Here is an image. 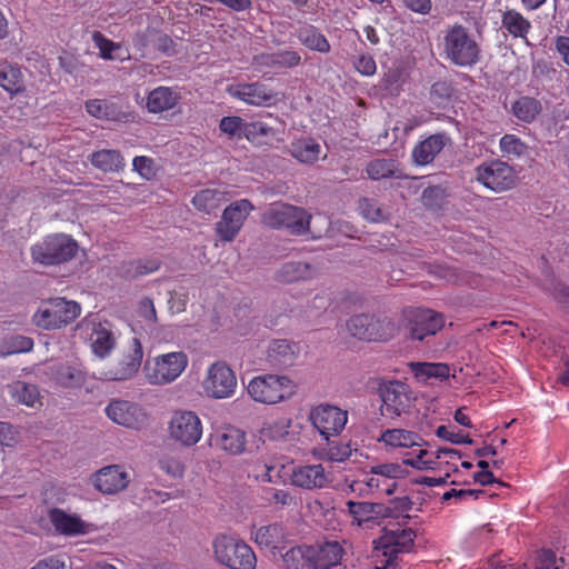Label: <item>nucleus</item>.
<instances>
[{
	"instance_id": "1",
	"label": "nucleus",
	"mask_w": 569,
	"mask_h": 569,
	"mask_svg": "<svg viewBox=\"0 0 569 569\" xmlns=\"http://www.w3.org/2000/svg\"><path fill=\"white\" fill-rule=\"evenodd\" d=\"M442 52L446 60L458 67H471L479 61L480 44L477 37L461 24L443 32Z\"/></svg>"
},
{
	"instance_id": "2",
	"label": "nucleus",
	"mask_w": 569,
	"mask_h": 569,
	"mask_svg": "<svg viewBox=\"0 0 569 569\" xmlns=\"http://www.w3.org/2000/svg\"><path fill=\"white\" fill-rule=\"evenodd\" d=\"M416 532L410 528H386L375 540V569H397L398 555L409 552L415 543Z\"/></svg>"
},
{
	"instance_id": "3",
	"label": "nucleus",
	"mask_w": 569,
	"mask_h": 569,
	"mask_svg": "<svg viewBox=\"0 0 569 569\" xmlns=\"http://www.w3.org/2000/svg\"><path fill=\"white\" fill-rule=\"evenodd\" d=\"M214 560L228 569H256L257 557L252 548L241 539L220 535L212 541Z\"/></svg>"
},
{
	"instance_id": "4",
	"label": "nucleus",
	"mask_w": 569,
	"mask_h": 569,
	"mask_svg": "<svg viewBox=\"0 0 569 569\" xmlns=\"http://www.w3.org/2000/svg\"><path fill=\"white\" fill-rule=\"evenodd\" d=\"M189 358L183 351H171L148 358L143 365V376L152 386H166L176 381L186 370Z\"/></svg>"
},
{
	"instance_id": "5",
	"label": "nucleus",
	"mask_w": 569,
	"mask_h": 569,
	"mask_svg": "<svg viewBox=\"0 0 569 569\" xmlns=\"http://www.w3.org/2000/svg\"><path fill=\"white\" fill-rule=\"evenodd\" d=\"M247 391L256 402L276 405L291 398L297 392V385L287 376L268 373L253 377Z\"/></svg>"
},
{
	"instance_id": "6",
	"label": "nucleus",
	"mask_w": 569,
	"mask_h": 569,
	"mask_svg": "<svg viewBox=\"0 0 569 569\" xmlns=\"http://www.w3.org/2000/svg\"><path fill=\"white\" fill-rule=\"evenodd\" d=\"M81 307L73 300L53 298L43 301L32 317L33 323L44 330L60 329L74 321Z\"/></svg>"
},
{
	"instance_id": "7",
	"label": "nucleus",
	"mask_w": 569,
	"mask_h": 569,
	"mask_svg": "<svg viewBox=\"0 0 569 569\" xmlns=\"http://www.w3.org/2000/svg\"><path fill=\"white\" fill-rule=\"evenodd\" d=\"M30 251L34 263L56 266L72 259L78 243L68 234L54 233L34 243Z\"/></svg>"
},
{
	"instance_id": "8",
	"label": "nucleus",
	"mask_w": 569,
	"mask_h": 569,
	"mask_svg": "<svg viewBox=\"0 0 569 569\" xmlns=\"http://www.w3.org/2000/svg\"><path fill=\"white\" fill-rule=\"evenodd\" d=\"M311 218L303 208L274 203L264 211L262 222L272 229H287L292 234L302 236L308 233Z\"/></svg>"
},
{
	"instance_id": "9",
	"label": "nucleus",
	"mask_w": 569,
	"mask_h": 569,
	"mask_svg": "<svg viewBox=\"0 0 569 569\" xmlns=\"http://www.w3.org/2000/svg\"><path fill=\"white\" fill-rule=\"evenodd\" d=\"M202 432V421L197 412L187 409L172 412L168 422V435L173 442L190 448L201 440Z\"/></svg>"
},
{
	"instance_id": "10",
	"label": "nucleus",
	"mask_w": 569,
	"mask_h": 569,
	"mask_svg": "<svg viewBox=\"0 0 569 569\" xmlns=\"http://www.w3.org/2000/svg\"><path fill=\"white\" fill-rule=\"evenodd\" d=\"M204 395L211 399H229L237 389L234 371L223 361L211 363L201 382Z\"/></svg>"
},
{
	"instance_id": "11",
	"label": "nucleus",
	"mask_w": 569,
	"mask_h": 569,
	"mask_svg": "<svg viewBox=\"0 0 569 569\" xmlns=\"http://www.w3.org/2000/svg\"><path fill=\"white\" fill-rule=\"evenodd\" d=\"M351 336L363 340H387L396 333V325L388 317L356 315L347 322Z\"/></svg>"
},
{
	"instance_id": "12",
	"label": "nucleus",
	"mask_w": 569,
	"mask_h": 569,
	"mask_svg": "<svg viewBox=\"0 0 569 569\" xmlns=\"http://www.w3.org/2000/svg\"><path fill=\"white\" fill-rule=\"evenodd\" d=\"M405 319L409 338L417 341L435 336L445 326L443 316L430 309H409L405 312Z\"/></svg>"
},
{
	"instance_id": "13",
	"label": "nucleus",
	"mask_w": 569,
	"mask_h": 569,
	"mask_svg": "<svg viewBox=\"0 0 569 569\" xmlns=\"http://www.w3.org/2000/svg\"><path fill=\"white\" fill-rule=\"evenodd\" d=\"M104 413L113 423L133 430L142 429L149 421V415L141 405L123 399L111 400Z\"/></svg>"
},
{
	"instance_id": "14",
	"label": "nucleus",
	"mask_w": 569,
	"mask_h": 569,
	"mask_svg": "<svg viewBox=\"0 0 569 569\" xmlns=\"http://www.w3.org/2000/svg\"><path fill=\"white\" fill-rule=\"evenodd\" d=\"M475 172L476 180L495 192L509 190L516 182L515 170L500 160L483 162L475 169Z\"/></svg>"
},
{
	"instance_id": "15",
	"label": "nucleus",
	"mask_w": 569,
	"mask_h": 569,
	"mask_svg": "<svg viewBox=\"0 0 569 569\" xmlns=\"http://www.w3.org/2000/svg\"><path fill=\"white\" fill-rule=\"evenodd\" d=\"M309 420L325 440L342 432L348 421V412L336 406L319 405L311 409Z\"/></svg>"
},
{
	"instance_id": "16",
	"label": "nucleus",
	"mask_w": 569,
	"mask_h": 569,
	"mask_svg": "<svg viewBox=\"0 0 569 569\" xmlns=\"http://www.w3.org/2000/svg\"><path fill=\"white\" fill-rule=\"evenodd\" d=\"M253 209V204L248 199L230 203L223 210L220 221L216 223L217 236L224 242L232 241Z\"/></svg>"
},
{
	"instance_id": "17",
	"label": "nucleus",
	"mask_w": 569,
	"mask_h": 569,
	"mask_svg": "<svg viewBox=\"0 0 569 569\" xmlns=\"http://www.w3.org/2000/svg\"><path fill=\"white\" fill-rule=\"evenodd\" d=\"M142 358V346L138 338H132L122 358L114 367L101 371L100 379L107 381H124L131 379L139 371Z\"/></svg>"
},
{
	"instance_id": "18",
	"label": "nucleus",
	"mask_w": 569,
	"mask_h": 569,
	"mask_svg": "<svg viewBox=\"0 0 569 569\" xmlns=\"http://www.w3.org/2000/svg\"><path fill=\"white\" fill-rule=\"evenodd\" d=\"M381 413L389 418H397L409 410L415 398L408 385L401 381H390L381 389Z\"/></svg>"
},
{
	"instance_id": "19",
	"label": "nucleus",
	"mask_w": 569,
	"mask_h": 569,
	"mask_svg": "<svg viewBox=\"0 0 569 569\" xmlns=\"http://www.w3.org/2000/svg\"><path fill=\"white\" fill-rule=\"evenodd\" d=\"M226 91L232 98L254 107H270L278 101V94L267 84L258 81L230 84Z\"/></svg>"
},
{
	"instance_id": "20",
	"label": "nucleus",
	"mask_w": 569,
	"mask_h": 569,
	"mask_svg": "<svg viewBox=\"0 0 569 569\" xmlns=\"http://www.w3.org/2000/svg\"><path fill=\"white\" fill-rule=\"evenodd\" d=\"M331 481L332 475L321 463L300 465L291 473V483L306 490L326 488Z\"/></svg>"
},
{
	"instance_id": "21",
	"label": "nucleus",
	"mask_w": 569,
	"mask_h": 569,
	"mask_svg": "<svg viewBox=\"0 0 569 569\" xmlns=\"http://www.w3.org/2000/svg\"><path fill=\"white\" fill-rule=\"evenodd\" d=\"M130 482V475L119 465L99 469L93 475V486L104 495H114L124 490Z\"/></svg>"
},
{
	"instance_id": "22",
	"label": "nucleus",
	"mask_w": 569,
	"mask_h": 569,
	"mask_svg": "<svg viewBox=\"0 0 569 569\" xmlns=\"http://www.w3.org/2000/svg\"><path fill=\"white\" fill-rule=\"evenodd\" d=\"M86 326L91 329L89 341L92 352L103 359L108 357L116 347V337L109 322L82 321L79 328Z\"/></svg>"
},
{
	"instance_id": "23",
	"label": "nucleus",
	"mask_w": 569,
	"mask_h": 569,
	"mask_svg": "<svg viewBox=\"0 0 569 569\" xmlns=\"http://www.w3.org/2000/svg\"><path fill=\"white\" fill-rule=\"evenodd\" d=\"M460 459V453L451 448H439L436 451L420 449L418 453L405 459V463L419 470H435L440 467L441 462L449 463L451 460Z\"/></svg>"
},
{
	"instance_id": "24",
	"label": "nucleus",
	"mask_w": 569,
	"mask_h": 569,
	"mask_svg": "<svg viewBox=\"0 0 569 569\" xmlns=\"http://www.w3.org/2000/svg\"><path fill=\"white\" fill-rule=\"evenodd\" d=\"M48 517L56 531L64 536L86 535L92 530V526L79 516L68 513L59 508L51 509Z\"/></svg>"
},
{
	"instance_id": "25",
	"label": "nucleus",
	"mask_w": 569,
	"mask_h": 569,
	"mask_svg": "<svg viewBox=\"0 0 569 569\" xmlns=\"http://www.w3.org/2000/svg\"><path fill=\"white\" fill-rule=\"evenodd\" d=\"M299 353L300 348L297 343L279 339L269 343L266 359L271 367L281 369L293 366Z\"/></svg>"
},
{
	"instance_id": "26",
	"label": "nucleus",
	"mask_w": 569,
	"mask_h": 569,
	"mask_svg": "<svg viewBox=\"0 0 569 569\" xmlns=\"http://www.w3.org/2000/svg\"><path fill=\"white\" fill-rule=\"evenodd\" d=\"M253 540L262 548L281 550L289 541V532L284 525L274 522L261 526L252 532Z\"/></svg>"
},
{
	"instance_id": "27",
	"label": "nucleus",
	"mask_w": 569,
	"mask_h": 569,
	"mask_svg": "<svg viewBox=\"0 0 569 569\" xmlns=\"http://www.w3.org/2000/svg\"><path fill=\"white\" fill-rule=\"evenodd\" d=\"M300 62V54L293 50H282L273 53L262 52L256 54L252 59V66L259 71L267 68H293Z\"/></svg>"
},
{
	"instance_id": "28",
	"label": "nucleus",
	"mask_w": 569,
	"mask_h": 569,
	"mask_svg": "<svg viewBox=\"0 0 569 569\" xmlns=\"http://www.w3.org/2000/svg\"><path fill=\"white\" fill-rule=\"evenodd\" d=\"M313 549L315 569H331L338 566L345 555L341 543L337 540H329L311 546Z\"/></svg>"
},
{
	"instance_id": "29",
	"label": "nucleus",
	"mask_w": 569,
	"mask_h": 569,
	"mask_svg": "<svg viewBox=\"0 0 569 569\" xmlns=\"http://www.w3.org/2000/svg\"><path fill=\"white\" fill-rule=\"evenodd\" d=\"M346 506L352 523L357 526L388 516V508L381 503L349 500Z\"/></svg>"
},
{
	"instance_id": "30",
	"label": "nucleus",
	"mask_w": 569,
	"mask_h": 569,
	"mask_svg": "<svg viewBox=\"0 0 569 569\" xmlns=\"http://www.w3.org/2000/svg\"><path fill=\"white\" fill-rule=\"evenodd\" d=\"M180 99L181 94L177 89L158 87L147 96L146 108L151 113H161L173 109Z\"/></svg>"
},
{
	"instance_id": "31",
	"label": "nucleus",
	"mask_w": 569,
	"mask_h": 569,
	"mask_svg": "<svg viewBox=\"0 0 569 569\" xmlns=\"http://www.w3.org/2000/svg\"><path fill=\"white\" fill-rule=\"evenodd\" d=\"M449 139L443 133H436L419 142L412 150L413 162L419 166L431 163L445 148Z\"/></svg>"
},
{
	"instance_id": "32",
	"label": "nucleus",
	"mask_w": 569,
	"mask_h": 569,
	"mask_svg": "<svg viewBox=\"0 0 569 569\" xmlns=\"http://www.w3.org/2000/svg\"><path fill=\"white\" fill-rule=\"evenodd\" d=\"M378 440L390 449L411 448L422 442L417 432L398 428L385 430Z\"/></svg>"
},
{
	"instance_id": "33",
	"label": "nucleus",
	"mask_w": 569,
	"mask_h": 569,
	"mask_svg": "<svg viewBox=\"0 0 569 569\" xmlns=\"http://www.w3.org/2000/svg\"><path fill=\"white\" fill-rule=\"evenodd\" d=\"M317 274L316 269L308 262L290 261L277 271V279L280 282L291 283L313 279Z\"/></svg>"
},
{
	"instance_id": "34",
	"label": "nucleus",
	"mask_w": 569,
	"mask_h": 569,
	"mask_svg": "<svg viewBox=\"0 0 569 569\" xmlns=\"http://www.w3.org/2000/svg\"><path fill=\"white\" fill-rule=\"evenodd\" d=\"M409 368L415 378L422 383H429L431 379H448L450 376L449 366L442 362H410Z\"/></svg>"
},
{
	"instance_id": "35",
	"label": "nucleus",
	"mask_w": 569,
	"mask_h": 569,
	"mask_svg": "<svg viewBox=\"0 0 569 569\" xmlns=\"http://www.w3.org/2000/svg\"><path fill=\"white\" fill-rule=\"evenodd\" d=\"M286 569H315L313 549L308 545L291 547L282 555Z\"/></svg>"
},
{
	"instance_id": "36",
	"label": "nucleus",
	"mask_w": 569,
	"mask_h": 569,
	"mask_svg": "<svg viewBox=\"0 0 569 569\" xmlns=\"http://www.w3.org/2000/svg\"><path fill=\"white\" fill-rule=\"evenodd\" d=\"M9 392L12 399L27 407L40 408L42 406L41 396L36 385L14 381L9 385Z\"/></svg>"
},
{
	"instance_id": "37",
	"label": "nucleus",
	"mask_w": 569,
	"mask_h": 569,
	"mask_svg": "<svg viewBox=\"0 0 569 569\" xmlns=\"http://www.w3.org/2000/svg\"><path fill=\"white\" fill-rule=\"evenodd\" d=\"M289 152L299 162L311 164L320 158L321 146L311 138L298 139L290 144Z\"/></svg>"
},
{
	"instance_id": "38",
	"label": "nucleus",
	"mask_w": 569,
	"mask_h": 569,
	"mask_svg": "<svg viewBox=\"0 0 569 569\" xmlns=\"http://www.w3.org/2000/svg\"><path fill=\"white\" fill-rule=\"evenodd\" d=\"M216 446L231 455H239L244 450L246 433L234 427L226 428L217 437Z\"/></svg>"
},
{
	"instance_id": "39",
	"label": "nucleus",
	"mask_w": 569,
	"mask_h": 569,
	"mask_svg": "<svg viewBox=\"0 0 569 569\" xmlns=\"http://www.w3.org/2000/svg\"><path fill=\"white\" fill-rule=\"evenodd\" d=\"M243 137L253 144H269L277 139V131L262 121L246 122Z\"/></svg>"
},
{
	"instance_id": "40",
	"label": "nucleus",
	"mask_w": 569,
	"mask_h": 569,
	"mask_svg": "<svg viewBox=\"0 0 569 569\" xmlns=\"http://www.w3.org/2000/svg\"><path fill=\"white\" fill-rule=\"evenodd\" d=\"M53 377L58 385L66 388L81 387L86 382V373L80 368L70 365L57 366Z\"/></svg>"
},
{
	"instance_id": "41",
	"label": "nucleus",
	"mask_w": 569,
	"mask_h": 569,
	"mask_svg": "<svg viewBox=\"0 0 569 569\" xmlns=\"http://www.w3.org/2000/svg\"><path fill=\"white\" fill-rule=\"evenodd\" d=\"M299 41L308 49L327 53L330 51V43L326 37L312 26H305L297 32Z\"/></svg>"
},
{
	"instance_id": "42",
	"label": "nucleus",
	"mask_w": 569,
	"mask_h": 569,
	"mask_svg": "<svg viewBox=\"0 0 569 569\" xmlns=\"http://www.w3.org/2000/svg\"><path fill=\"white\" fill-rule=\"evenodd\" d=\"M93 167L104 172H116L123 168V158L117 150H99L91 156Z\"/></svg>"
},
{
	"instance_id": "43",
	"label": "nucleus",
	"mask_w": 569,
	"mask_h": 569,
	"mask_svg": "<svg viewBox=\"0 0 569 569\" xmlns=\"http://www.w3.org/2000/svg\"><path fill=\"white\" fill-rule=\"evenodd\" d=\"M93 41L100 51V56L106 60H120L124 61L130 58L129 51L123 49L120 43H116L107 39L100 32L93 33Z\"/></svg>"
},
{
	"instance_id": "44",
	"label": "nucleus",
	"mask_w": 569,
	"mask_h": 569,
	"mask_svg": "<svg viewBox=\"0 0 569 569\" xmlns=\"http://www.w3.org/2000/svg\"><path fill=\"white\" fill-rule=\"evenodd\" d=\"M160 266V260L156 258L131 260L122 264L121 274L126 278H137L156 272Z\"/></svg>"
},
{
	"instance_id": "45",
	"label": "nucleus",
	"mask_w": 569,
	"mask_h": 569,
	"mask_svg": "<svg viewBox=\"0 0 569 569\" xmlns=\"http://www.w3.org/2000/svg\"><path fill=\"white\" fill-rule=\"evenodd\" d=\"M224 201L223 192L214 189H204L194 194L192 204L204 213H211Z\"/></svg>"
},
{
	"instance_id": "46",
	"label": "nucleus",
	"mask_w": 569,
	"mask_h": 569,
	"mask_svg": "<svg viewBox=\"0 0 569 569\" xmlns=\"http://www.w3.org/2000/svg\"><path fill=\"white\" fill-rule=\"evenodd\" d=\"M398 163L393 159H375L368 162L366 172L371 180H381L395 177Z\"/></svg>"
},
{
	"instance_id": "47",
	"label": "nucleus",
	"mask_w": 569,
	"mask_h": 569,
	"mask_svg": "<svg viewBox=\"0 0 569 569\" xmlns=\"http://www.w3.org/2000/svg\"><path fill=\"white\" fill-rule=\"evenodd\" d=\"M502 26L513 37L526 38L531 24L520 12L508 10L502 16Z\"/></svg>"
},
{
	"instance_id": "48",
	"label": "nucleus",
	"mask_w": 569,
	"mask_h": 569,
	"mask_svg": "<svg viewBox=\"0 0 569 569\" xmlns=\"http://www.w3.org/2000/svg\"><path fill=\"white\" fill-rule=\"evenodd\" d=\"M88 113L96 118H107L119 122H127L130 120L131 114L128 112H116L113 107H109L101 100H90L86 103Z\"/></svg>"
},
{
	"instance_id": "49",
	"label": "nucleus",
	"mask_w": 569,
	"mask_h": 569,
	"mask_svg": "<svg viewBox=\"0 0 569 569\" xmlns=\"http://www.w3.org/2000/svg\"><path fill=\"white\" fill-rule=\"evenodd\" d=\"M0 86L11 96L23 91L22 72L19 68L7 66L0 71Z\"/></svg>"
},
{
	"instance_id": "50",
	"label": "nucleus",
	"mask_w": 569,
	"mask_h": 569,
	"mask_svg": "<svg viewBox=\"0 0 569 569\" xmlns=\"http://www.w3.org/2000/svg\"><path fill=\"white\" fill-rule=\"evenodd\" d=\"M512 111L519 120L531 122L539 113L540 104L532 98L523 97L513 103Z\"/></svg>"
},
{
	"instance_id": "51",
	"label": "nucleus",
	"mask_w": 569,
	"mask_h": 569,
	"mask_svg": "<svg viewBox=\"0 0 569 569\" xmlns=\"http://www.w3.org/2000/svg\"><path fill=\"white\" fill-rule=\"evenodd\" d=\"M357 452L358 450L352 449L350 443H331L321 450L320 458L332 462H343Z\"/></svg>"
},
{
	"instance_id": "52",
	"label": "nucleus",
	"mask_w": 569,
	"mask_h": 569,
	"mask_svg": "<svg viewBox=\"0 0 569 569\" xmlns=\"http://www.w3.org/2000/svg\"><path fill=\"white\" fill-rule=\"evenodd\" d=\"M290 427L291 420L281 418L264 425L261 429V433L266 439L277 441L286 438V436L289 433Z\"/></svg>"
},
{
	"instance_id": "53",
	"label": "nucleus",
	"mask_w": 569,
	"mask_h": 569,
	"mask_svg": "<svg viewBox=\"0 0 569 569\" xmlns=\"http://www.w3.org/2000/svg\"><path fill=\"white\" fill-rule=\"evenodd\" d=\"M500 150L509 157H521L527 153V146L515 134H505L500 139Z\"/></svg>"
},
{
	"instance_id": "54",
	"label": "nucleus",
	"mask_w": 569,
	"mask_h": 569,
	"mask_svg": "<svg viewBox=\"0 0 569 569\" xmlns=\"http://www.w3.org/2000/svg\"><path fill=\"white\" fill-rule=\"evenodd\" d=\"M361 214L371 222H380L388 218L389 213L376 201L362 199L359 204Z\"/></svg>"
},
{
	"instance_id": "55",
	"label": "nucleus",
	"mask_w": 569,
	"mask_h": 569,
	"mask_svg": "<svg viewBox=\"0 0 569 569\" xmlns=\"http://www.w3.org/2000/svg\"><path fill=\"white\" fill-rule=\"evenodd\" d=\"M4 348L3 356L29 352L33 348V340L24 336H12L4 341Z\"/></svg>"
},
{
	"instance_id": "56",
	"label": "nucleus",
	"mask_w": 569,
	"mask_h": 569,
	"mask_svg": "<svg viewBox=\"0 0 569 569\" xmlns=\"http://www.w3.org/2000/svg\"><path fill=\"white\" fill-rule=\"evenodd\" d=\"M264 499L269 505H280L282 507L296 505V498L289 490L267 488L263 490Z\"/></svg>"
},
{
	"instance_id": "57",
	"label": "nucleus",
	"mask_w": 569,
	"mask_h": 569,
	"mask_svg": "<svg viewBox=\"0 0 569 569\" xmlns=\"http://www.w3.org/2000/svg\"><path fill=\"white\" fill-rule=\"evenodd\" d=\"M244 124L246 122L240 117H224L220 120L219 128L223 133L230 137L236 136L238 132L243 137Z\"/></svg>"
},
{
	"instance_id": "58",
	"label": "nucleus",
	"mask_w": 569,
	"mask_h": 569,
	"mask_svg": "<svg viewBox=\"0 0 569 569\" xmlns=\"http://www.w3.org/2000/svg\"><path fill=\"white\" fill-rule=\"evenodd\" d=\"M401 472V467L396 463L378 465L371 468V473L380 477L385 482L396 479Z\"/></svg>"
},
{
	"instance_id": "59",
	"label": "nucleus",
	"mask_w": 569,
	"mask_h": 569,
	"mask_svg": "<svg viewBox=\"0 0 569 569\" xmlns=\"http://www.w3.org/2000/svg\"><path fill=\"white\" fill-rule=\"evenodd\" d=\"M436 435L439 438L448 440L452 443H471V439L468 436L461 432H455L446 426H439L436 430Z\"/></svg>"
},
{
	"instance_id": "60",
	"label": "nucleus",
	"mask_w": 569,
	"mask_h": 569,
	"mask_svg": "<svg viewBox=\"0 0 569 569\" xmlns=\"http://www.w3.org/2000/svg\"><path fill=\"white\" fill-rule=\"evenodd\" d=\"M133 169L146 179L154 176L153 161L147 157H136L133 159Z\"/></svg>"
},
{
	"instance_id": "61",
	"label": "nucleus",
	"mask_w": 569,
	"mask_h": 569,
	"mask_svg": "<svg viewBox=\"0 0 569 569\" xmlns=\"http://www.w3.org/2000/svg\"><path fill=\"white\" fill-rule=\"evenodd\" d=\"M18 440V431L8 422L0 421V445L11 447Z\"/></svg>"
},
{
	"instance_id": "62",
	"label": "nucleus",
	"mask_w": 569,
	"mask_h": 569,
	"mask_svg": "<svg viewBox=\"0 0 569 569\" xmlns=\"http://www.w3.org/2000/svg\"><path fill=\"white\" fill-rule=\"evenodd\" d=\"M138 313L144 320L154 323L157 322V312L153 301L149 298H143L139 301Z\"/></svg>"
},
{
	"instance_id": "63",
	"label": "nucleus",
	"mask_w": 569,
	"mask_h": 569,
	"mask_svg": "<svg viewBox=\"0 0 569 569\" xmlns=\"http://www.w3.org/2000/svg\"><path fill=\"white\" fill-rule=\"evenodd\" d=\"M30 569H66V562L60 557L51 556L39 560Z\"/></svg>"
},
{
	"instance_id": "64",
	"label": "nucleus",
	"mask_w": 569,
	"mask_h": 569,
	"mask_svg": "<svg viewBox=\"0 0 569 569\" xmlns=\"http://www.w3.org/2000/svg\"><path fill=\"white\" fill-rule=\"evenodd\" d=\"M356 69L363 76H372L377 66L372 57L361 56L356 62Z\"/></svg>"
}]
</instances>
